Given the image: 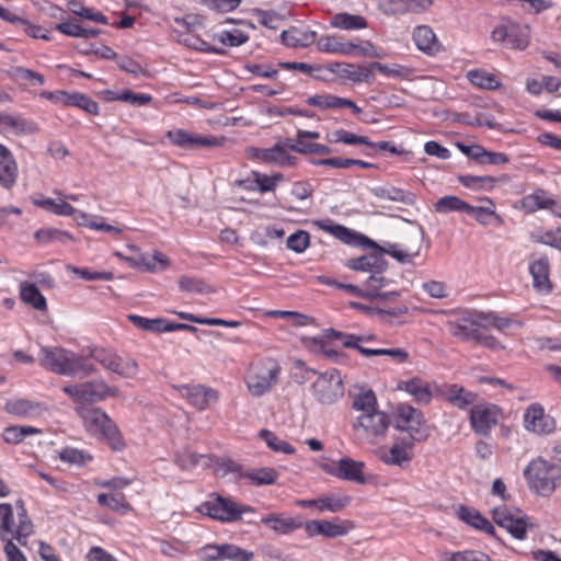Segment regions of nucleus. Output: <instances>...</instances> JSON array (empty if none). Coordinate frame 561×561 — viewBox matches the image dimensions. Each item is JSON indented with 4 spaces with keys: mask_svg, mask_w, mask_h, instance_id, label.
Here are the masks:
<instances>
[{
    "mask_svg": "<svg viewBox=\"0 0 561 561\" xmlns=\"http://www.w3.org/2000/svg\"><path fill=\"white\" fill-rule=\"evenodd\" d=\"M352 408L360 414L354 428L362 432L363 438L370 445L381 443L386 437V412L379 410L375 392L366 387H358L352 396Z\"/></svg>",
    "mask_w": 561,
    "mask_h": 561,
    "instance_id": "nucleus-1",
    "label": "nucleus"
},
{
    "mask_svg": "<svg viewBox=\"0 0 561 561\" xmlns=\"http://www.w3.org/2000/svg\"><path fill=\"white\" fill-rule=\"evenodd\" d=\"M84 430L99 440L105 442L114 451L126 447L125 439L116 423L100 408L87 405L76 407Z\"/></svg>",
    "mask_w": 561,
    "mask_h": 561,
    "instance_id": "nucleus-2",
    "label": "nucleus"
},
{
    "mask_svg": "<svg viewBox=\"0 0 561 561\" xmlns=\"http://www.w3.org/2000/svg\"><path fill=\"white\" fill-rule=\"evenodd\" d=\"M39 364L45 369L62 376L88 377L96 371V367L85 360L83 353L76 354L62 347H42Z\"/></svg>",
    "mask_w": 561,
    "mask_h": 561,
    "instance_id": "nucleus-3",
    "label": "nucleus"
},
{
    "mask_svg": "<svg viewBox=\"0 0 561 561\" xmlns=\"http://www.w3.org/2000/svg\"><path fill=\"white\" fill-rule=\"evenodd\" d=\"M388 425L408 433V436L426 442L431 435L424 413L408 402H398L390 405Z\"/></svg>",
    "mask_w": 561,
    "mask_h": 561,
    "instance_id": "nucleus-4",
    "label": "nucleus"
},
{
    "mask_svg": "<svg viewBox=\"0 0 561 561\" xmlns=\"http://www.w3.org/2000/svg\"><path fill=\"white\" fill-rule=\"evenodd\" d=\"M530 490L541 496H550L561 483V466L538 457L524 470Z\"/></svg>",
    "mask_w": 561,
    "mask_h": 561,
    "instance_id": "nucleus-5",
    "label": "nucleus"
},
{
    "mask_svg": "<svg viewBox=\"0 0 561 561\" xmlns=\"http://www.w3.org/2000/svg\"><path fill=\"white\" fill-rule=\"evenodd\" d=\"M33 204L41 207L42 209L49 211L58 216H71L79 225L90 227L94 230L105 231L111 233H119L122 230L117 227L107 225L101 220V218H94L88 214L76 209L65 199H54L38 195L33 198Z\"/></svg>",
    "mask_w": 561,
    "mask_h": 561,
    "instance_id": "nucleus-6",
    "label": "nucleus"
},
{
    "mask_svg": "<svg viewBox=\"0 0 561 561\" xmlns=\"http://www.w3.org/2000/svg\"><path fill=\"white\" fill-rule=\"evenodd\" d=\"M318 50L327 54L352 57H378L376 47L369 41L352 42L343 35H323L316 41Z\"/></svg>",
    "mask_w": 561,
    "mask_h": 561,
    "instance_id": "nucleus-7",
    "label": "nucleus"
},
{
    "mask_svg": "<svg viewBox=\"0 0 561 561\" xmlns=\"http://www.w3.org/2000/svg\"><path fill=\"white\" fill-rule=\"evenodd\" d=\"M62 391L78 405H87L102 402L107 398H116L119 390L107 385L104 380H90L75 385H67Z\"/></svg>",
    "mask_w": 561,
    "mask_h": 561,
    "instance_id": "nucleus-8",
    "label": "nucleus"
},
{
    "mask_svg": "<svg viewBox=\"0 0 561 561\" xmlns=\"http://www.w3.org/2000/svg\"><path fill=\"white\" fill-rule=\"evenodd\" d=\"M280 366L274 358L266 357L254 362L247 377V387L254 397H261L277 382Z\"/></svg>",
    "mask_w": 561,
    "mask_h": 561,
    "instance_id": "nucleus-9",
    "label": "nucleus"
},
{
    "mask_svg": "<svg viewBox=\"0 0 561 561\" xmlns=\"http://www.w3.org/2000/svg\"><path fill=\"white\" fill-rule=\"evenodd\" d=\"M198 510L201 513L224 523L240 520L243 514L254 512L249 505L239 504L218 494L202 503Z\"/></svg>",
    "mask_w": 561,
    "mask_h": 561,
    "instance_id": "nucleus-10",
    "label": "nucleus"
},
{
    "mask_svg": "<svg viewBox=\"0 0 561 561\" xmlns=\"http://www.w3.org/2000/svg\"><path fill=\"white\" fill-rule=\"evenodd\" d=\"M491 39L506 48L523 50L529 45V26L512 20H502L492 30Z\"/></svg>",
    "mask_w": 561,
    "mask_h": 561,
    "instance_id": "nucleus-11",
    "label": "nucleus"
},
{
    "mask_svg": "<svg viewBox=\"0 0 561 561\" xmlns=\"http://www.w3.org/2000/svg\"><path fill=\"white\" fill-rule=\"evenodd\" d=\"M165 137L171 145L185 150L217 148L226 144L225 136L201 135L182 128L168 130Z\"/></svg>",
    "mask_w": 561,
    "mask_h": 561,
    "instance_id": "nucleus-12",
    "label": "nucleus"
},
{
    "mask_svg": "<svg viewBox=\"0 0 561 561\" xmlns=\"http://www.w3.org/2000/svg\"><path fill=\"white\" fill-rule=\"evenodd\" d=\"M504 419L503 409L494 403H476L470 409L469 422L473 432L488 436L491 431Z\"/></svg>",
    "mask_w": 561,
    "mask_h": 561,
    "instance_id": "nucleus-13",
    "label": "nucleus"
},
{
    "mask_svg": "<svg viewBox=\"0 0 561 561\" xmlns=\"http://www.w3.org/2000/svg\"><path fill=\"white\" fill-rule=\"evenodd\" d=\"M312 394L322 404H332L344 394L342 376L339 370L332 368L319 374L311 386Z\"/></svg>",
    "mask_w": 561,
    "mask_h": 561,
    "instance_id": "nucleus-14",
    "label": "nucleus"
},
{
    "mask_svg": "<svg viewBox=\"0 0 561 561\" xmlns=\"http://www.w3.org/2000/svg\"><path fill=\"white\" fill-rule=\"evenodd\" d=\"M14 516L11 504L0 503V540L4 542L3 551L8 561H27L23 552L14 543Z\"/></svg>",
    "mask_w": 561,
    "mask_h": 561,
    "instance_id": "nucleus-15",
    "label": "nucleus"
},
{
    "mask_svg": "<svg viewBox=\"0 0 561 561\" xmlns=\"http://www.w3.org/2000/svg\"><path fill=\"white\" fill-rule=\"evenodd\" d=\"M196 556L201 561H251L254 553L232 543H207L196 551Z\"/></svg>",
    "mask_w": 561,
    "mask_h": 561,
    "instance_id": "nucleus-16",
    "label": "nucleus"
},
{
    "mask_svg": "<svg viewBox=\"0 0 561 561\" xmlns=\"http://www.w3.org/2000/svg\"><path fill=\"white\" fill-rule=\"evenodd\" d=\"M493 520L505 528L514 538L523 540L527 535V516L520 511L508 508L505 505L495 507L492 511Z\"/></svg>",
    "mask_w": 561,
    "mask_h": 561,
    "instance_id": "nucleus-17",
    "label": "nucleus"
},
{
    "mask_svg": "<svg viewBox=\"0 0 561 561\" xmlns=\"http://www.w3.org/2000/svg\"><path fill=\"white\" fill-rule=\"evenodd\" d=\"M436 386L437 385H432L420 376H414L409 379L398 380L396 387L392 388V392L404 391L415 403L427 405L432 402L436 393Z\"/></svg>",
    "mask_w": 561,
    "mask_h": 561,
    "instance_id": "nucleus-18",
    "label": "nucleus"
},
{
    "mask_svg": "<svg viewBox=\"0 0 561 561\" xmlns=\"http://www.w3.org/2000/svg\"><path fill=\"white\" fill-rule=\"evenodd\" d=\"M480 327H483L482 312L467 311L458 320L446 323L448 332L462 341H473Z\"/></svg>",
    "mask_w": 561,
    "mask_h": 561,
    "instance_id": "nucleus-19",
    "label": "nucleus"
},
{
    "mask_svg": "<svg viewBox=\"0 0 561 561\" xmlns=\"http://www.w3.org/2000/svg\"><path fill=\"white\" fill-rule=\"evenodd\" d=\"M436 394L440 396L451 405L459 410H467L473 407L477 402L478 394L467 390L463 386L458 383H444L436 386Z\"/></svg>",
    "mask_w": 561,
    "mask_h": 561,
    "instance_id": "nucleus-20",
    "label": "nucleus"
},
{
    "mask_svg": "<svg viewBox=\"0 0 561 561\" xmlns=\"http://www.w3.org/2000/svg\"><path fill=\"white\" fill-rule=\"evenodd\" d=\"M524 426L536 434H550L556 428L554 419L545 413L539 403L530 404L524 413Z\"/></svg>",
    "mask_w": 561,
    "mask_h": 561,
    "instance_id": "nucleus-21",
    "label": "nucleus"
},
{
    "mask_svg": "<svg viewBox=\"0 0 561 561\" xmlns=\"http://www.w3.org/2000/svg\"><path fill=\"white\" fill-rule=\"evenodd\" d=\"M179 390L181 396L199 411L208 409L219 399V393L217 390L205 387L203 385H185L181 386Z\"/></svg>",
    "mask_w": 561,
    "mask_h": 561,
    "instance_id": "nucleus-22",
    "label": "nucleus"
},
{
    "mask_svg": "<svg viewBox=\"0 0 561 561\" xmlns=\"http://www.w3.org/2000/svg\"><path fill=\"white\" fill-rule=\"evenodd\" d=\"M38 130L37 125L21 115H12L5 112L0 113V135L9 138L10 136H26L35 134Z\"/></svg>",
    "mask_w": 561,
    "mask_h": 561,
    "instance_id": "nucleus-23",
    "label": "nucleus"
},
{
    "mask_svg": "<svg viewBox=\"0 0 561 561\" xmlns=\"http://www.w3.org/2000/svg\"><path fill=\"white\" fill-rule=\"evenodd\" d=\"M253 158L278 167H294L297 164V157L290 153V149L282 144H276L271 148H254Z\"/></svg>",
    "mask_w": 561,
    "mask_h": 561,
    "instance_id": "nucleus-24",
    "label": "nucleus"
},
{
    "mask_svg": "<svg viewBox=\"0 0 561 561\" xmlns=\"http://www.w3.org/2000/svg\"><path fill=\"white\" fill-rule=\"evenodd\" d=\"M419 443L413 437H397L392 446L389 448L388 465L408 468L414 457V447Z\"/></svg>",
    "mask_w": 561,
    "mask_h": 561,
    "instance_id": "nucleus-25",
    "label": "nucleus"
},
{
    "mask_svg": "<svg viewBox=\"0 0 561 561\" xmlns=\"http://www.w3.org/2000/svg\"><path fill=\"white\" fill-rule=\"evenodd\" d=\"M305 102L307 105L317 107L321 111L350 108L355 115H359L362 113V108L358 107L352 100L340 98L330 93L311 95L307 98Z\"/></svg>",
    "mask_w": 561,
    "mask_h": 561,
    "instance_id": "nucleus-26",
    "label": "nucleus"
},
{
    "mask_svg": "<svg viewBox=\"0 0 561 561\" xmlns=\"http://www.w3.org/2000/svg\"><path fill=\"white\" fill-rule=\"evenodd\" d=\"M318 33L308 26H290L280 33V42L289 48H306L313 45Z\"/></svg>",
    "mask_w": 561,
    "mask_h": 561,
    "instance_id": "nucleus-27",
    "label": "nucleus"
},
{
    "mask_svg": "<svg viewBox=\"0 0 561 561\" xmlns=\"http://www.w3.org/2000/svg\"><path fill=\"white\" fill-rule=\"evenodd\" d=\"M364 467V462L344 457L336 462V467L333 470L327 471L342 480L365 483Z\"/></svg>",
    "mask_w": 561,
    "mask_h": 561,
    "instance_id": "nucleus-28",
    "label": "nucleus"
},
{
    "mask_svg": "<svg viewBox=\"0 0 561 561\" xmlns=\"http://www.w3.org/2000/svg\"><path fill=\"white\" fill-rule=\"evenodd\" d=\"M19 169L11 150L0 144V185L4 188L14 186L18 180Z\"/></svg>",
    "mask_w": 561,
    "mask_h": 561,
    "instance_id": "nucleus-29",
    "label": "nucleus"
},
{
    "mask_svg": "<svg viewBox=\"0 0 561 561\" xmlns=\"http://www.w3.org/2000/svg\"><path fill=\"white\" fill-rule=\"evenodd\" d=\"M413 39L416 47L428 55H435L443 48L434 31L427 25L417 26L413 32Z\"/></svg>",
    "mask_w": 561,
    "mask_h": 561,
    "instance_id": "nucleus-30",
    "label": "nucleus"
},
{
    "mask_svg": "<svg viewBox=\"0 0 561 561\" xmlns=\"http://www.w3.org/2000/svg\"><path fill=\"white\" fill-rule=\"evenodd\" d=\"M126 260L129 262L130 266L142 271L164 270L168 266L167 256L157 251L151 255L135 252L133 255L127 256Z\"/></svg>",
    "mask_w": 561,
    "mask_h": 561,
    "instance_id": "nucleus-31",
    "label": "nucleus"
},
{
    "mask_svg": "<svg viewBox=\"0 0 561 561\" xmlns=\"http://www.w3.org/2000/svg\"><path fill=\"white\" fill-rule=\"evenodd\" d=\"M529 272L533 276V285L539 291L549 293L552 285L549 278L550 265L547 257H539L529 265Z\"/></svg>",
    "mask_w": 561,
    "mask_h": 561,
    "instance_id": "nucleus-32",
    "label": "nucleus"
},
{
    "mask_svg": "<svg viewBox=\"0 0 561 561\" xmlns=\"http://www.w3.org/2000/svg\"><path fill=\"white\" fill-rule=\"evenodd\" d=\"M330 26L341 31H359L368 27V22L360 14L339 12L331 16Z\"/></svg>",
    "mask_w": 561,
    "mask_h": 561,
    "instance_id": "nucleus-33",
    "label": "nucleus"
},
{
    "mask_svg": "<svg viewBox=\"0 0 561 561\" xmlns=\"http://www.w3.org/2000/svg\"><path fill=\"white\" fill-rule=\"evenodd\" d=\"M15 505L18 508L19 524L15 528L13 527L14 538L19 545L26 547L28 537L34 533V525L27 515L24 502L18 500Z\"/></svg>",
    "mask_w": 561,
    "mask_h": 561,
    "instance_id": "nucleus-34",
    "label": "nucleus"
},
{
    "mask_svg": "<svg viewBox=\"0 0 561 561\" xmlns=\"http://www.w3.org/2000/svg\"><path fill=\"white\" fill-rule=\"evenodd\" d=\"M458 517L476 529L482 530L495 537V528L493 525L476 508L461 505L458 510Z\"/></svg>",
    "mask_w": 561,
    "mask_h": 561,
    "instance_id": "nucleus-35",
    "label": "nucleus"
},
{
    "mask_svg": "<svg viewBox=\"0 0 561 561\" xmlns=\"http://www.w3.org/2000/svg\"><path fill=\"white\" fill-rule=\"evenodd\" d=\"M522 208L527 213H535L539 209H551L556 201L543 190H536L522 199Z\"/></svg>",
    "mask_w": 561,
    "mask_h": 561,
    "instance_id": "nucleus-36",
    "label": "nucleus"
},
{
    "mask_svg": "<svg viewBox=\"0 0 561 561\" xmlns=\"http://www.w3.org/2000/svg\"><path fill=\"white\" fill-rule=\"evenodd\" d=\"M328 231L347 245H378L375 241H371L342 225L330 226Z\"/></svg>",
    "mask_w": 561,
    "mask_h": 561,
    "instance_id": "nucleus-37",
    "label": "nucleus"
},
{
    "mask_svg": "<svg viewBox=\"0 0 561 561\" xmlns=\"http://www.w3.org/2000/svg\"><path fill=\"white\" fill-rule=\"evenodd\" d=\"M483 327L494 328L500 332L507 333L514 329H520L523 322L511 317H501L496 312H482Z\"/></svg>",
    "mask_w": 561,
    "mask_h": 561,
    "instance_id": "nucleus-38",
    "label": "nucleus"
},
{
    "mask_svg": "<svg viewBox=\"0 0 561 561\" xmlns=\"http://www.w3.org/2000/svg\"><path fill=\"white\" fill-rule=\"evenodd\" d=\"M261 523L277 534L287 535L300 527V523L293 517H283L277 514L263 516Z\"/></svg>",
    "mask_w": 561,
    "mask_h": 561,
    "instance_id": "nucleus-39",
    "label": "nucleus"
},
{
    "mask_svg": "<svg viewBox=\"0 0 561 561\" xmlns=\"http://www.w3.org/2000/svg\"><path fill=\"white\" fill-rule=\"evenodd\" d=\"M371 249L374 250L373 253L350 260L347 266L356 271L379 270L382 265L381 256L386 253V248Z\"/></svg>",
    "mask_w": 561,
    "mask_h": 561,
    "instance_id": "nucleus-40",
    "label": "nucleus"
},
{
    "mask_svg": "<svg viewBox=\"0 0 561 561\" xmlns=\"http://www.w3.org/2000/svg\"><path fill=\"white\" fill-rule=\"evenodd\" d=\"M248 33L240 28L222 30L213 35V41L221 45L220 48L239 47L249 41Z\"/></svg>",
    "mask_w": 561,
    "mask_h": 561,
    "instance_id": "nucleus-41",
    "label": "nucleus"
},
{
    "mask_svg": "<svg viewBox=\"0 0 561 561\" xmlns=\"http://www.w3.org/2000/svg\"><path fill=\"white\" fill-rule=\"evenodd\" d=\"M399 293L388 290V324H401L405 322L409 307L403 300L397 301Z\"/></svg>",
    "mask_w": 561,
    "mask_h": 561,
    "instance_id": "nucleus-42",
    "label": "nucleus"
},
{
    "mask_svg": "<svg viewBox=\"0 0 561 561\" xmlns=\"http://www.w3.org/2000/svg\"><path fill=\"white\" fill-rule=\"evenodd\" d=\"M21 300L31 305L34 309L44 311L47 309V302L39 289L31 283L23 282L20 285Z\"/></svg>",
    "mask_w": 561,
    "mask_h": 561,
    "instance_id": "nucleus-43",
    "label": "nucleus"
},
{
    "mask_svg": "<svg viewBox=\"0 0 561 561\" xmlns=\"http://www.w3.org/2000/svg\"><path fill=\"white\" fill-rule=\"evenodd\" d=\"M128 320L144 331L154 333L170 332V321L163 318L149 319L137 314H129Z\"/></svg>",
    "mask_w": 561,
    "mask_h": 561,
    "instance_id": "nucleus-44",
    "label": "nucleus"
},
{
    "mask_svg": "<svg viewBox=\"0 0 561 561\" xmlns=\"http://www.w3.org/2000/svg\"><path fill=\"white\" fill-rule=\"evenodd\" d=\"M257 436L267 445L271 450L275 453L285 455H293L296 453V448L293 445H290L287 440L282 439L270 430H261Z\"/></svg>",
    "mask_w": 561,
    "mask_h": 561,
    "instance_id": "nucleus-45",
    "label": "nucleus"
},
{
    "mask_svg": "<svg viewBox=\"0 0 561 561\" xmlns=\"http://www.w3.org/2000/svg\"><path fill=\"white\" fill-rule=\"evenodd\" d=\"M467 78L473 85L480 89L495 90L501 85L495 75L482 69L468 71Z\"/></svg>",
    "mask_w": 561,
    "mask_h": 561,
    "instance_id": "nucleus-46",
    "label": "nucleus"
},
{
    "mask_svg": "<svg viewBox=\"0 0 561 561\" xmlns=\"http://www.w3.org/2000/svg\"><path fill=\"white\" fill-rule=\"evenodd\" d=\"M98 503L101 506H106L114 512H119L121 514H126L131 511V506L126 501L123 493H101L98 495Z\"/></svg>",
    "mask_w": 561,
    "mask_h": 561,
    "instance_id": "nucleus-47",
    "label": "nucleus"
},
{
    "mask_svg": "<svg viewBox=\"0 0 561 561\" xmlns=\"http://www.w3.org/2000/svg\"><path fill=\"white\" fill-rule=\"evenodd\" d=\"M174 462L182 470H192L197 466H207V457L205 455H198L196 453H192L190 450H181L178 451L174 456Z\"/></svg>",
    "mask_w": 561,
    "mask_h": 561,
    "instance_id": "nucleus-48",
    "label": "nucleus"
},
{
    "mask_svg": "<svg viewBox=\"0 0 561 561\" xmlns=\"http://www.w3.org/2000/svg\"><path fill=\"white\" fill-rule=\"evenodd\" d=\"M327 139L332 144H345L351 146L370 144L366 136H358L343 128L329 133Z\"/></svg>",
    "mask_w": 561,
    "mask_h": 561,
    "instance_id": "nucleus-49",
    "label": "nucleus"
},
{
    "mask_svg": "<svg viewBox=\"0 0 561 561\" xmlns=\"http://www.w3.org/2000/svg\"><path fill=\"white\" fill-rule=\"evenodd\" d=\"M68 7H69V10L78 16H81L83 19H87V20H90V21H93V22H96L100 24H104V25L108 24V20L106 18V15H104L100 11L94 10L93 8L83 5V3L80 1H77V0L70 1Z\"/></svg>",
    "mask_w": 561,
    "mask_h": 561,
    "instance_id": "nucleus-50",
    "label": "nucleus"
},
{
    "mask_svg": "<svg viewBox=\"0 0 561 561\" xmlns=\"http://www.w3.org/2000/svg\"><path fill=\"white\" fill-rule=\"evenodd\" d=\"M383 277L379 271H376L366 282L365 288L360 289L362 295L359 297H365L369 299L374 298H385L386 294L383 293Z\"/></svg>",
    "mask_w": 561,
    "mask_h": 561,
    "instance_id": "nucleus-51",
    "label": "nucleus"
},
{
    "mask_svg": "<svg viewBox=\"0 0 561 561\" xmlns=\"http://www.w3.org/2000/svg\"><path fill=\"white\" fill-rule=\"evenodd\" d=\"M243 477L254 485H271L276 482L278 473L273 468H260L247 471Z\"/></svg>",
    "mask_w": 561,
    "mask_h": 561,
    "instance_id": "nucleus-52",
    "label": "nucleus"
},
{
    "mask_svg": "<svg viewBox=\"0 0 561 561\" xmlns=\"http://www.w3.org/2000/svg\"><path fill=\"white\" fill-rule=\"evenodd\" d=\"M35 240L38 243H69L71 242V237L59 229L46 227L37 230L35 232Z\"/></svg>",
    "mask_w": 561,
    "mask_h": 561,
    "instance_id": "nucleus-53",
    "label": "nucleus"
},
{
    "mask_svg": "<svg viewBox=\"0 0 561 561\" xmlns=\"http://www.w3.org/2000/svg\"><path fill=\"white\" fill-rule=\"evenodd\" d=\"M42 431L34 426H9L3 432V439L8 444H20L26 436L39 434Z\"/></svg>",
    "mask_w": 561,
    "mask_h": 561,
    "instance_id": "nucleus-54",
    "label": "nucleus"
},
{
    "mask_svg": "<svg viewBox=\"0 0 561 561\" xmlns=\"http://www.w3.org/2000/svg\"><path fill=\"white\" fill-rule=\"evenodd\" d=\"M85 360L89 358L96 360L105 369L110 370L116 360L117 354L111 350H106L100 346L89 347L88 353L84 354Z\"/></svg>",
    "mask_w": 561,
    "mask_h": 561,
    "instance_id": "nucleus-55",
    "label": "nucleus"
},
{
    "mask_svg": "<svg viewBox=\"0 0 561 561\" xmlns=\"http://www.w3.org/2000/svg\"><path fill=\"white\" fill-rule=\"evenodd\" d=\"M459 181L465 187L476 191H491L499 182V180L493 176L476 175H463Z\"/></svg>",
    "mask_w": 561,
    "mask_h": 561,
    "instance_id": "nucleus-56",
    "label": "nucleus"
},
{
    "mask_svg": "<svg viewBox=\"0 0 561 561\" xmlns=\"http://www.w3.org/2000/svg\"><path fill=\"white\" fill-rule=\"evenodd\" d=\"M253 175L256 176L255 183L257 186V192L262 194L274 192L278 184L285 180V176L282 173H274L268 175L253 170Z\"/></svg>",
    "mask_w": 561,
    "mask_h": 561,
    "instance_id": "nucleus-57",
    "label": "nucleus"
},
{
    "mask_svg": "<svg viewBox=\"0 0 561 561\" xmlns=\"http://www.w3.org/2000/svg\"><path fill=\"white\" fill-rule=\"evenodd\" d=\"M138 369V363L134 358H123L117 355L113 368L110 370L122 378L131 379L137 376Z\"/></svg>",
    "mask_w": 561,
    "mask_h": 561,
    "instance_id": "nucleus-58",
    "label": "nucleus"
},
{
    "mask_svg": "<svg viewBox=\"0 0 561 561\" xmlns=\"http://www.w3.org/2000/svg\"><path fill=\"white\" fill-rule=\"evenodd\" d=\"M37 409L38 404L26 399L10 400L5 403V411L18 416H28L35 413Z\"/></svg>",
    "mask_w": 561,
    "mask_h": 561,
    "instance_id": "nucleus-59",
    "label": "nucleus"
},
{
    "mask_svg": "<svg viewBox=\"0 0 561 561\" xmlns=\"http://www.w3.org/2000/svg\"><path fill=\"white\" fill-rule=\"evenodd\" d=\"M468 203L460 199L457 196L448 195L439 198L434 207L437 213L446 214L450 211H460L465 213L467 208Z\"/></svg>",
    "mask_w": 561,
    "mask_h": 561,
    "instance_id": "nucleus-60",
    "label": "nucleus"
},
{
    "mask_svg": "<svg viewBox=\"0 0 561 561\" xmlns=\"http://www.w3.org/2000/svg\"><path fill=\"white\" fill-rule=\"evenodd\" d=\"M320 134L312 130H298L295 139V144L289 147L290 150L300 153H311L313 144L307 141V139H319Z\"/></svg>",
    "mask_w": 561,
    "mask_h": 561,
    "instance_id": "nucleus-61",
    "label": "nucleus"
},
{
    "mask_svg": "<svg viewBox=\"0 0 561 561\" xmlns=\"http://www.w3.org/2000/svg\"><path fill=\"white\" fill-rule=\"evenodd\" d=\"M70 107L80 108L90 115H99L100 113L99 104L93 99L81 92H72Z\"/></svg>",
    "mask_w": 561,
    "mask_h": 561,
    "instance_id": "nucleus-62",
    "label": "nucleus"
},
{
    "mask_svg": "<svg viewBox=\"0 0 561 561\" xmlns=\"http://www.w3.org/2000/svg\"><path fill=\"white\" fill-rule=\"evenodd\" d=\"M159 550L164 556L178 558L187 552L188 545L179 539L159 540Z\"/></svg>",
    "mask_w": 561,
    "mask_h": 561,
    "instance_id": "nucleus-63",
    "label": "nucleus"
},
{
    "mask_svg": "<svg viewBox=\"0 0 561 561\" xmlns=\"http://www.w3.org/2000/svg\"><path fill=\"white\" fill-rule=\"evenodd\" d=\"M445 561H492L490 556L478 550H465L446 556Z\"/></svg>",
    "mask_w": 561,
    "mask_h": 561,
    "instance_id": "nucleus-64",
    "label": "nucleus"
}]
</instances>
